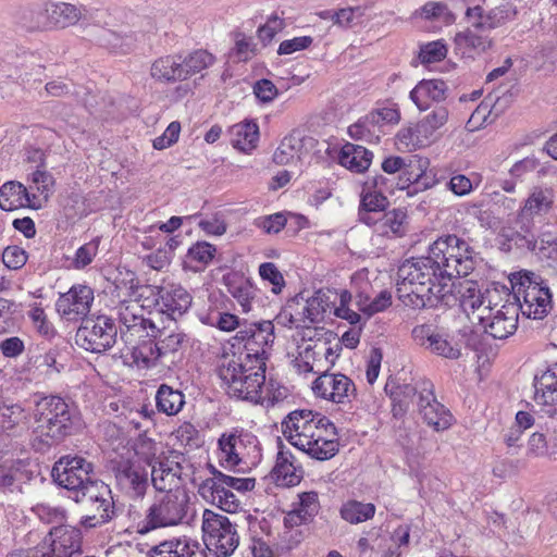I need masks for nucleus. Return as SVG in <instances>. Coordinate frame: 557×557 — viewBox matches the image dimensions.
I'll use <instances>...</instances> for the list:
<instances>
[{"label":"nucleus","mask_w":557,"mask_h":557,"mask_svg":"<svg viewBox=\"0 0 557 557\" xmlns=\"http://www.w3.org/2000/svg\"><path fill=\"white\" fill-rule=\"evenodd\" d=\"M455 283L442 277V271L426 257L405 260L397 270V293L399 300L413 309L449 306L456 298Z\"/></svg>","instance_id":"obj_1"},{"label":"nucleus","mask_w":557,"mask_h":557,"mask_svg":"<svg viewBox=\"0 0 557 557\" xmlns=\"http://www.w3.org/2000/svg\"><path fill=\"white\" fill-rule=\"evenodd\" d=\"M282 432L293 446L319 461L333 458L339 450L336 426L320 412H289L282 422Z\"/></svg>","instance_id":"obj_2"},{"label":"nucleus","mask_w":557,"mask_h":557,"mask_svg":"<svg viewBox=\"0 0 557 557\" xmlns=\"http://www.w3.org/2000/svg\"><path fill=\"white\" fill-rule=\"evenodd\" d=\"M267 363L243 360L236 355H224L218 367V374L227 387L231 396L253 404L262 400V387L265 382Z\"/></svg>","instance_id":"obj_3"},{"label":"nucleus","mask_w":557,"mask_h":557,"mask_svg":"<svg viewBox=\"0 0 557 557\" xmlns=\"http://www.w3.org/2000/svg\"><path fill=\"white\" fill-rule=\"evenodd\" d=\"M431 259L442 271V277L455 283V280L469 275L475 268L478 253L466 239L448 234L438 237L430 245Z\"/></svg>","instance_id":"obj_4"},{"label":"nucleus","mask_w":557,"mask_h":557,"mask_svg":"<svg viewBox=\"0 0 557 557\" xmlns=\"http://www.w3.org/2000/svg\"><path fill=\"white\" fill-rule=\"evenodd\" d=\"M34 419V433L47 445L59 443L72 433L73 413L61 397L47 396L36 401Z\"/></svg>","instance_id":"obj_5"},{"label":"nucleus","mask_w":557,"mask_h":557,"mask_svg":"<svg viewBox=\"0 0 557 557\" xmlns=\"http://www.w3.org/2000/svg\"><path fill=\"white\" fill-rule=\"evenodd\" d=\"M189 496L185 490L168 491L154 496L145 517L137 523V532L147 534L153 530L187 522Z\"/></svg>","instance_id":"obj_6"},{"label":"nucleus","mask_w":557,"mask_h":557,"mask_svg":"<svg viewBox=\"0 0 557 557\" xmlns=\"http://www.w3.org/2000/svg\"><path fill=\"white\" fill-rule=\"evenodd\" d=\"M85 8L64 1H47L41 7L24 13V25L30 30L65 28L75 25L85 13Z\"/></svg>","instance_id":"obj_7"},{"label":"nucleus","mask_w":557,"mask_h":557,"mask_svg":"<svg viewBox=\"0 0 557 557\" xmlns=\"http://www.w3.org/2000/svg\"><path fill=\"white\" fill-rule=\"evenodd\" d=\"M453 290L456 298L448 307L459 301L463 312L474 324L483 322L485 314L499 306L500 293L497 287L482 292L476 282L457 278Z\"/></svg>","instance_id":"obj_8"},{"label":"nucleus","mask_w":557,"mask_h":557,"mask_svg":"<svg viewBox=\"0 0 557 557\" xmlns=\"http://www.w3.org/2000/svg\"><path fill=\"white\" fill-rule=\"evenodd\" d=\"M201 528L205 548L213 550L216 557H230L239 545L236 524L226 516L205 509Z\"/></svg>","instance_id":"obj_9"},{"label":"nucleus","mask_w":557,"mask_h":557,"mask_svg":"<svg viewBox=\"0 0 557 557\" xmlns=\"http://www.w3.org/2000/svg\"><path fill=\"white\" fill-rule=\"evenodd\" d=\"M137 454L144 456L151 467V483L157 491L163 494L168 491L180 490L177 485L183 471L178 460L181 456L164 457L152 462V458L156 456V444L151 440L143 441L137 448Z\"/></svg>","instance_id":"obj_10"},{"label":"nucleus","mask_w":557,"mask_h":557,"mask_svg":"<svg viewBox=\"0 0 557 557\" xmlns=\"http://www.w3.org/2000/svg\"><path fill=\"white\" fill-rule=\"evenodd\" d=\"M258 440L244 431L223 433L218 441L219 462L223 468L233 469L247 463L259 454Z\"/></svg>","instance_id":"obj_11"},{"label":"nucleus","mask_w":557,"mask_h":557,"mask_svg":"<svg viewBox=\"0 0 557 557\" xmlns=\"http://www.w3.org/2000/svg\"><path fill=\"white\" fill-rule=\"evenodd\" d=\"M117 330L113 320L107 315L86 318L78 327L75 341L87 351L101 354L116 342Z\"/></svg>","instance_id":"obj_12"},{"label":"nucleus","mask_w":557,"mask_h":557,"mask_svg":"<svg viewBox=\"0 0 557 557\" xmlns=\"http://www.w3.org/2000/svg\"><path fill=\"white\" fill-rule=\"evenodd\" d=\"M235 339L244 343L246 359L256 363L265 362L275 339L272 321L250 323L237 331Z\"/></svg>","instance_id":"obj_13"},{"label":"nucleus","mask_w":557,"mask_h":557,"mask_svg":"<svg viewBox=\"0 0 557 557\" xmlns=\"http://www.w3.org/2000/svg\"><path fill=\"white\" fill-rule=\"evenodd\" d=\"M144 313V307L136 301L123 302L117 308L120 336L126 345L149 337V333L156 329L157 322L145 318Z\"/></svg>","instance_id":"obj_14"},{"label":"nucleus","mask_w":557,"mask_h":557,"mask_svg":"<svg viewBox=\"0 0 557 557\" xmlns=\"http://www.w3.org/2000/svg\"><path fill=\"white\" fill-rule=\"evenodd\" d=\"M115 486L126 497L143 498L149 487V472L134 460H121L113 467Z\"/></svg>","instance_id":"obj_15"},{"label":"nucleus","mask_w":557,"mask_h":557,"mask_svg":"<svg viewBox=\"0 0 557 557\" xmlns=\"http://www.w3.org/2000/svg\"><path fill=\"white\" fill-rule=\"evenodd\" d=\"M92 474L94 465L79 456H64L52 468L57 483L72 494L89 481Z\"/></svg>","instance_id":"obj_16"},{"label":"nucleus","mask_w":557,"mask_h":557,"mask_svg":"<svg viewBox=\"0 0 557 557\" xmlns=\"http://www.w3.org/2000/svg\"><path fill=\"white\" fill-rule=\"evenodd\" d=\"M83 535L78 528L63 524L53 525L41 545L47 557H72L82 549Z\"/></svg>","instance_id":"obj_17"},{"label":"nucleus","mask_w":557,"mask_h":557,"mask_svg":"<svg viewBox=\"0 0 557 557\" xmlns=\"http://www.w3.org/2000/svg\"><path fill=\"white\" fill-rule=\"evenodd\" d=\"M418 410L424 422L437 432L447 430L453 424V414L444 405L437 401L433 383L425 379L420 382Z\"/></svg>","instance_id":"obj_18"},{"label":"nucleus","mask_w":557,"mask_h":557,"mask_svg":"<svg viewBox=\"0 0 557 557\" xmlns=\"http://www.w3.org/2000/svg\"><path fill=\"white\" fill-rule=\"evenodd\" d=\"M94 290L87 285H74L66 293L61 294L55 302L57 312L66 321L86 319L92 301Z\"/></svg>","instance_id":"obj_19"},{"label":"nucleus","mask_w":557,"mask_h":557,"mask_svg":"<svg viewBox=\"0 0 557 557\" xmlns=\"http://www.w3.org/2000/svg\"><path fill=\"white\" fill-rule=\"evenodd\" d=\"M193 301L191 295L180 284L168 283L157 287L156 305L160 319L166 315V321H176L187 312Z\"/></svg>","instance_id":"obj_20"},{"label":"nucleus","mask_w":557,"mask_h":557,"mask_svg":"<svg viewBox=\"0 0 557 557\" xmlns=\"http://www.w3.org/2000/svg\"><path fill=\"white\" fill-rule=\"evenodd\" d=\"M315 396L336 404L349 403L356 396L354 382L342 373H324L312 383Z\"/></svg>","instance_id":"obj_21"},{"label":"nucleus","mask_w":557,"mask_h":557,"mask_svg":"<svg viewBox=\"0 0 557 557\" xmlns=\"http://www.w3.org/2000/svg\"><path fill=\"white\" fill-rule=\"evenodd\" d=\"M518 306L507 300L500 307H496L491 313L485 314L479 325L483 331L496 339H505L512 335L518 327Z\"/></svg>","instance_id":"obj_22"},{"label":"nucleus","mask_w":557,"mask_h":557,"mask_svg":"<svg viewBox=\"0 0 557 557\" xmlns=\"http://www.w3.org/2000/svg\"><path fill=\"white\" fill-rule=\"evenodd\" d=\"M456 3L461 2L466 9V17L468 23L475 29L490 30L503 25L515 14L509 7H496L488 12H484L481 7L483 0H454Z\"/></svg>","instance_id":"obj_23"},{"label":"nucleus","mask_w":557,"mask_h":557,"mask_svg":"<svg viewBox=\"0 0 557 557\" xmlns=\"http://www.w3.org/2000/svg\"><path fill=\"white\" fill-rule=\"evenodd\" d=\"M533 387L534 404L547 414H553L557 406V362L534 375Z\"/></svg>","instance_id":"obj_24"},{"label":"nucleus","mask_w":557,"mask_h":557,"mask_svg":"<svg viewBox=\"0 0 557 557\" xmlns=\"http://www.w3.org/2000/svg\"><path fill=\"white\" fill-rule=\"evenodd\" d=\"M511 285L512 297L518 307L519 305H530L540 295H544L549 288L544 284L541 276L530 271H520L511 273L509 276Z\"/></svg>","instance_id":"obj_25"},{"label":"nucleus","mask_w":557,"mask_h":557,"mask_svg":"<svg viewBox=\"0 0 557 557\" xmlns=\"http://www.w3.org/2000/svg\"><path fill=\"white\" fill-rule=\"evenodd\" d=\"M554 203V190L549 187H533L529 197L520 207L517 223L521 230L528 232L534 216L547 213Z\"/></svg>","instance_id":"obj_26"},{"label":"nucleus","mask_w":557,"mask_h":557,"mask_svg":"<svg viewBox=\"0 0 557 557\" xmlns=\"http://www.w3.org/2000/svg\"><path fill=\"white\" fill-rule=\"evenodd\" d=\"M413 339L431 352L448 359H458L461 355L457 344L449 342L444 335L435 333L430 325H418L412 330Z\"/></svg>","instance_id":"obj_27"},{"label":"nucleus","mask_w":557,"mask_h":557,"mask_svg":"<svg viewBox=\"0 0 557 557\" xmlns=\"http://www.w3.org/2000/svg\"><path fill=\"white\" fill-rule=\"evenodd\" d=\"M198 494L207 502L228 513L237 512L242 503L238 497L222 484L221 481H202L198 486Z\"/></svg>","instance_id":"obj_28"},{"label":"nucleus","mask_w":557,"mask_h":557,"mask_svg":"<svg viewBox=\"0 0 557 557\" xmlns=\"http://www.w3.org/2000/svg\"><path fill=\"white\" fill-rule=\"evenodd\" d=\"M447 91V84L442 79H422L410 91L409 98L420 111H425L432 103L444 101Z\"/></svg>","instance_id":"obj_29"},{"label":"nucleus","mask_w":557,"mask_h":557,"mask_svg":"<svg viewBox=\"0 0 557 557\" xmlns=\"http://www.w3.org/2000/svg\"><path fill=\"white\" fill-rule=\"evenodd\" d=\"M149 337L157 338L163 357L175 355L186 342V334L180 329L176 321L164 320L156 323V329L149 333Z\"/></svg>","instance_id":"obj_30"},{"label":"nucleus","mask_w":557,"mask_h":557,"mask_svg":"<svg viewBox=\"0 0 557 557\" xmlns=\"http://www.w3.org/2000/svg\"><path fill=\"white\" fill-rule=\"evenodd\" d=\"M82 505L92 512L81 520V524L87 529L101 527L115 516V506L110 488H108V496L97 495L91 498V502H85Z\"/></svg>","instance_id":"obj_31"},{"label":"nucleus","mask_w":557,"mask_h":557,"mask_svg":"<svg viewBox=\"0 0 557 557\" xmlns=\"http://www.w3.org/2000/svg\"><path fill=\"white\" fill-rule=\"evenodd\" d=\"M152 557H208L202 545L186 536L164 541L153 547Z\"/></svg>","instance_id":"obj_32"},{"label":"nucleus","mask_w":557,"mask_h":557,"mask_svg":"<svg viewBox=\"0 0 557 557\" xmlns=\"http://www.w3.org/2000/svg\"><path fill=\"white\" fill-rule=\"evenodd\" d=\"M388 206L389 200L385 195L362 186L358 207V220L366 225H372L376 222V218L387 210Z\"/></svg>","instance_id":"obj_33"},{"label":"nucleus","mask_w":557,"mask_h":557,"mask_svg":"<svg viewBox=\"0 0 557 557\" xmlns=\"http://www.w3.org/2000/svg\"><path fill=\"white\" fill-rule=\"evenodd\" d=\"M420 382L417 381L412 384H396L394 381L388 380L385 384L384 391L392 399V413L395 418H401L409 410L414 395L420 396Z\"/></svg>","instance_id":"obj_34"},{"label":"nucleus","mask_w":557,"mask_h":557,"mask_svg":"<svg viewBox=\"0 0 557 557\" xmlns=\"http://www.w3.org/2000/svg\"><path fill=\"white\" fill-rule=\"evenodd\" d=\"M29 413L20 403L0 399V428L5 432L20 434L28 429Z\"/></svg>","instance_id":"obj_35"},{"label":"nucleus","mask_w":557,"mask_h":557,"mask_svg":"<svg viewBox=\"0 0 557 557\" xmlns=\"http://www.w3.org/2000/svg\"><path fill=\"white\" fill-rule=\"evenodd\" d=\"M483 29L467 28L459 32L454 37L455 49L463 57L472 58L474 54H481L492 47V39L483 33Z\"/></svg>","instance_id":"obj_36"},{"label":"nucleus","mask_w":557,"mask_h":557,"mask_svg":"<svg viewBox=\"0 0 557 557\" xmlns=\"http://www.w3.org/2000/svg\"><path fill=\"white\" fill-rule=\"evenodd\" d=\"M313 139L311 137H306L298 129L292 131L282 139L280 146L273 154V161L276 164L285 165L294 161V159L299 160L306 146Z\"/></svg>","instance_id":"obj_37"},{"label":"nucleus","mask_w":557,"mask_h":557,"mask_svg":"<svg viewBox=\"0 0 557 557\" xmlns=\"http://www.w3.org/2000/svg\"><path fill=\"white\" fill-rule=\"evenodd\" d=\"M150 75L160 83H175L184 81L182 55L169 54L158 58L150 67Z\"/></svg>","instance_id":"obj_38"},{"label":"nucleus","mask_w":557,"mask_h":557,"mask_svg":"<svg viewBox=\"0 0 557 557\" xmlns=\"http://www.w3.org/2000/svg\"><path fill=\"white\" fill-rule=\"evenodd\" d=\"M406 220L407 213L405 209L395 208L389 211L385 210L371 226L382 236L400 237L405 234Z\"/></svg>","instance_id":"obj_39"},{"label":"nucleus","mask_w":557,"mask_h":557,"mask_svg":"<svg viewBox=\"0 0 557 557\" xmlns=\"http://www.w3.org/2000/svg\"><path fill=\"white\" fill-rule=\"evenodd\" d=\"M372 157V152L367 148L347 143L342 147L338 160L344 168L356 173H362L369 169Z\"/></svg>","instance_id":"obj_40"},{"label":"nucleus","mask_w":557,"mask_h":557,"mask_svg":"<svg viewBox=\"0 0 557 557\" xmlns=\"http://www.w3.org/2000/svg\"><path fill=\"white\" fill-rule=\"evenodd\" d=\"M272 472L277 481L288 486L299 483L302 474L301 468L295 465L294 455L289 450H284L283 446H281L277 453Z\"/></svg>","instance_id":"obj_41"},{"label":"nucleus","mask_w":557,"mask_h":557,"mask_svg":"<svg viewBox=\"0 0 557 557\" xmlns=\"http://www.w3.org/2000/svg\"><path fill=\"white\" fill-rule=\"evenodd\" d=\"M36 198L18 182H7L0 187V208L4 211H13Z\"/></svg>","instance_id":"obj_42"},{"label":"nucleus","mask_w":557,"mask_h":557,"mask_svg":"<svg viewBox=\"0 0 557 557\" xmlns=\"http://www.w3.org/2000/svg\"><path fill=\"white\" fill-rule=\"evenodd\" d=\"M329 308L330 297L322 290L315 292L302 308L304 327L311 332L310 325L322 321Z\"/></svg>","instance_id":"obj_43"},{"label":"nucleus","mask_w":557,"mask_h":557,"mask_svg":"<svg viewBox=\"0 0 557 557\" xmlns=\"http://www.w3.org/2000/svg\"><path fill=\"white\" fill-rule=\"evenodd\" d=\"M156 404L159 412L175 416L183 409L185 396L181 391L161 384L156 394Z\"/></svg>","instance_id":"obj_44"},{"label":"nucleus","mask_w":557,"mask_h":557,"mask_svg":"<svg viewBox=\"0 0 557 557\" xmlns=\"http://www.w3.org/2000/svg\"><path fill=\"white\" fill-rule=\"evenodd\" d=\"M132 359L133 362L139 368H153L161 360L163 355L157 342L151 339L144 341L140 344H132Z\"/></svg>","instance_id":"obj_45"},{"label":"nucleus","mask_w":557,"mask_h":557,"mask_svg":"<svg viewBox=\"0 0 557 557\" xmlns=\"http://www.w3.org/2000/svg\"><path fill=\"white\" fill-rule=\"evenodd\" d=\"M430 143L428 135L421 133L420 123L404 125L395 135L398 150L413 151Z\"/></svg>","instance_id":"obj_46"},{"label":"nucleus","mask_w":557,"mask_h":557,"mask_svg":"<svg viewBox=\"0 0 557 557\" xmlns=\"http://www.w3.org/2000/svg\"><path fill=\"white\" fill-rule=\"evenodd\" d=\"M232 144L242 151L253 149L259 139V127L255 122H244L232 126Z\"/></svg>","instance_id":"obj_47"},{"label":"nucleus","mask_w":557,"mask_h":557,"mask_svg":"<svg viewBox=\"0 0 557 557\" xmlns=\"http://www.w3.org/2000/svg\"><path fill=\"white\" fill-rule=\"evenodd\" d=\"M339 513L345 521L351 524H358L374 517L375 506L372 503H362L351 499L342 505Z\"/></svg>","instance_id":"obj_48"},{"label":"nucleus","mask_w":557,"mask_h":557,"mask_svg":"<svg viewBox=\"0 0 557 557\" xmlns=\"http://www.w3.org/2000/svg\"><path fill=\"white\" fill-rule=\"evenodd\" d=\"M405 161L406 164H404L401 175H399V181L403 183L401 188L418 183L429 166V160L418 154L406 156Z\"/></svg>","instance_id":"obj_49"},{"label":"nucleus","mask_w":557,"mask_h":557,"mask_svg":"<svg viewBox=\"0 0 557 557\" xmlns=\"http://www.w3.org/2000/svg\"><path fill=\"white\" fill-rule=\"evenodd\" d=\"M213 62L214 57L202 49L190 52L184 58L182 57L184 81L211 66Z\"/></svg>","instance_id":"obj_50"},{"label":"nucleus","mask_w":557,"mask_h":557,"mask_svg":"<svg viewBox=\"0 0 557 557\" xmlns=\"http://www.w3.org/2000/svg\"><path fill=\"white\" fill-rule=\"evenodd\" d=\"M230 294L237 299L243 312H250L253 310L256 298V288L248 280L239 278L228 284Z\"/></svg>","instance_id":"obj_51"},{"label":"nucleus","mask_w":557,"mask_h":557,"mask_svg":"<svg viewBox=\"0 0 557 557\" xmlns=\"http://www.w3.org/2000/svg\"><path fill=\"white\" fill-rule=\"evenodd\" d=\"M34 515L46 524L63 525L67 520V512L61 506L40 503L32 508Z\"/></svg>","instance_id":"obj_52"},{"label":"nucleus","mask_w":557,"mask_h":557,"mask_svg":"<svg viewBox=\"0 0 557 557\" xmlns=\"http://www.w3.org/2000/svg\"><path fill=\"white\" fill-rule=\"evenodd\" d=\"M448 116L449 111L445 106L435 107L429 114L419 121L421 133L428 135L431 139L434 133L447 123Z\"/></svg>","instance_id":"obj_53"},{"label":"nucleus","mask_w":557,"mask_h":557,"mask_svg":"<svg viewBox=\"0 0 557 557\" xmlns=\"http://www.w3.org/2000/svg\"><path fill=\"white\" fill-rule=\"evenodd\" d=\"M109 485L97 479H90L82 487H79L70 497L75 502L83 504L85 502H91L92 497L97 495L108 496Z\"/></svg>","instance_id":"obj_54"},{"label":"nucleus","mask_w":557,"mask_h":557,"mask_svg":"<svg viewBox=\"0 0 557 557\" xmlns=\"http://www.w3.org/2000/svg\"><path fill=\"white\" fill-rule=\"evenodd\" d=\"M552 308V294L545 292L544 295H540L532 301V306L523 304L519 305L518 311H521L523 315L532 319H543L549 312Z\"/></svg>","instance_id":"obj_55"},{"label":"nucleus","mask_w":557,"mask_h":557,"mask_svg":"<svg viewBox=\"0 0 557 557\" xmlns=\"http://www.w3.org/2000/svg\"><path fill=\"white\" fill-rule=\"evenodd\" d=\"M216 248L207 242H197L194 244L187 252V258L190 262H195L197 265L206 267L214 258Z\"/></svg>","instance_id":"obj_56"},{"label":"nucleus","mask_w":557,"mask_h":557,"mask_svg":"<svg viewBox=\"0 0 557 557\" xmlns=\"http://www.w3.org/2000/svg\"><path fill=\"white\" fill-rule=\"evenodd\" d=\"M367 121L373 126L396 125L400 121V112L396 106L377 108L367 114Z\"/></svg>","instance_id":"obj_57"},{"label":"nucleus","mask_w":557,"mask_h":557,"mask_svg":"<svg viewBox=\"0 0 557 557\" xmlns=\"http://www.w3.org/2000/svg\"><path fill=\"white\" fill-rule=\"evenodd\" d=\"M317 354V343H307L304 342L298 346V355L294 360V364L300 373H309L311 372L312 361L314 360Z\"/></svg>","instance_id":"obj_58"},{"label":"nucleus","mask_w":557,"mask_h":557,"mask_svg":"<svg viewBox=\"0 0 557 557\" xmlns=\"http://www.w3.org/2000/svg\"><path fill=\"white\" fill-rule=\"evenodd\" d=\"M319 498L314 492L304 493L299 496V504L296 510L307 523L310 522L319 511Z\"/></svg>","instance_id":"obj_59"},{"label":"nucleus","mask_w":557,"mask_h":557,"mask_svg":"<svg viewBox=\"0 0 557 557\" xmlns=\"http://www.w3.org/2000/svg\"><path fill=\"white\" fill-rule=\"evenodd\" d=\"M259 275L263 281H268L272 285V293L280 294L285 287V280L277 267L272 262L261 263L259 267Z\"/></svg>","instance_id":"obj_60"},{"label":"nucleus","mask_w":557,"mask_h":557,"mask_svg":"<svg viewBox=\"0 0 557 557\" xmlns=\"http://www.w3.org/2000/svg\"><path fill=\"white\" fill-rule=\"evenodd\" d=\"M173 435L186 448L194 449L200 446L199 432L190 422L181 424Z\"/></svg>","instance_id":"obj_61"},{"label":"nucleus","mask_w":557,"mask_h":557,"mask_svg":"<svg viewBox=\"0 0 557 557\" xmlns=\"http://www.w3.org/2000/svg\"><path fill=\"white\" fill-rule=\"evenodd\" d=\"M285 22L277 15H271L265 24L261 25L257 30V36L263 46L269 45L274 37L284 29Z\"/></svg>","instance_id":"obj_62"},{"label":"nucleus","mask_w":557,"mask_h":557,"mask_svg":"<svg viewBox=\"0 0 557 557\" xmlns=\"http://www.w3.org/2000/svg\"><path fill=\"white\" fill-rule=\"evenodd\" d=\"M29 185L30 189H35L40 196H42L46 200L49 195L52 193V187L54 185L53 176L45 170H36L30 175Z\"/></svg>","instance_id":"obj_63"},{"label":"nucleus","mask_w":557,"mask_h":557,"mask_svg":"<svg viewBox=\"0 0 557 557\" xmlns=\"http://www.w3.org/2000/svg\"><path fill=\"white\" fill-rule=\"evenodd\" d=\"M28 317L40 335L47 338H50L54 335V327L47 320V315L39 305L35 304L32 306L30 310L28 311Z\"/></svg>","instance_id":"obj_64"}]
</instances>
